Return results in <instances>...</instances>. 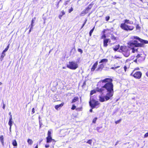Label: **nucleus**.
I'll return each instance as SVG.
<instances>
[{
    "mask_svg": "<svg viewBox=\"0 0 148 148\" xmlns=\"http://www.w3.org/2000/svg\"><path fill=\"white\" fill-rule=\"evenodd\" d=\"M90 112H92V109H90Z\"/></svg>",
    "mask_w": 148,
    "mask_h": 148,
    "instance_id": "obj_57",
    "label": "nucleus"
},
{
    "mask_svg": "<svg viewBox=\"0 0 148 148\" xmlns=\"http://www.w3.org/2000/svg\"><path fill=\"white\" fill-rule=\"evenodd\" d=\"M123 68L124 69V70L125 71V72H126L127 69V66L126 65H125L124 66Z\"/></svg>",
    "mask_w": 148,
    "mask_h": 148,
    "instance_id": "obj_42",
    "label": "nucleus"
},
{
    "mask_svg": "<svg viewBox=\"0 0 148 148\" xmlns=\"http://www.w3.org/2000/svg\"><path fill=\"white\" fill-rule=\"evenodd\" d=\"M87 20L86 19H85V20L84 22V23H83V24H84V25H85V24H86V22H87Z\"/></svg>",
    "mask_w": 148,
    "mask_h": 148,
    "instance_id": "obj_49",
    "label": "nucleus"
},
{
    "mask_svg": "<svg viewBox=\"0 0 148 148\" xmlns=\"http://www.w3.org/2000/svg\"><path fill=\"white\" fill-rule=\"evenodd\" d=\"M109 77L99 81L97 84L99 87L96 88L95 90H92L90 92L91 95L96 93V92L101 93V95H103V92L106 91L107 93L105 95H101L99 97V101L101 102L111 99L114 95V86L112 83L113 80L111 77Z\"/></svg>",
    "mask_w": 148,
    "mask_h": 148,
    "instance_id": "obj_1",
    "label": "nucleus"
},
{
    "mask_svg": "<svg viewBox=\"0 0 148 148\" xmlns=\"http://www.w3.org/2000/svg\"><path fill=\"white\" fill-rule=\"evenodd\" d=\"M119 140L117 141L116 142V144H115V145H116L117 144H118L119 143Z\"/></svg>",
    "mask_w": 148,
    "mask_h": 148,
    "instance_id": "obj_51",
    "label": "nucleus"
},
{
    "mask_svg": "<svg viewBox=\"0 0 148 148\" xmlns=\"http://www.w3.org/2000/svg\"><path fill=\"white\" fill-rule=\"evenodd\" d=\"M142 72L139 71L136 72L132 71V73L130 74L131 76L133 77L136 79H140L142 77Z\"/></svg>",
    "mask_w": 148,
    "mask_h": 148,
    "instance_id": "obj_6",
    "label": "nucleus"
},
{
    "mask_svg": "<svg viewBox=\"0 0 148 148\" xmlns=\"http://www.w3.org/2000/svg\"><path fill=\"white\" fill-rule=\"evenodd\" d=\"M95 26H94L90 31L89 35L90 36H91L92 34L95 29Z\"/></svg>",
    "mask_w": 148,
    "mask_h": 148,
    "instance_id": "obj_22",
    "label": "nucleus"
},
{
    "mask_svg": "<svg viewBox=\"0 0 148 148\" xmlns=\"http://www.w3.org/2000/svg\"><path fill=\"white\" fill-rule=\"evenodd\" d=\"M108 61V60L107 59L105 58L101 59L99 62V63H102L99 64L98 65L97 68L96 70V71H101L104 68L106 63Z\"/></svg>",
    "mask_w": 148,
    "mask_h": 148,
    "instance_id": "obj_5",
    "label": "nucleus"
},
{
    "mask_svg": "<svg viewBox=\"0 0 148 148\" xmlns=\"http://www.w3.org/2000/svg\"><path fill=\"white\" fill-rule=\"evenodd\" d=\"M33 26H31L30 29H33Z\"/></svg>",
    "mask_w": 148,
    "mask_h": 148,
    "instance_id": "obj_60",
    "label": "nucleus"
},
{
    "mask_svg": "<svg viewBox=\"0 0 148 148\" xmlns=\"http://www.w3.org/2000/svg\"><path fill=\"white\" fill-rule=\"evenodd\" d=\"M59 2H60V1H59L57 3V8H58L59 7Z\"/></svg>",
    "mask_w": 148,
    "mask_h": 148,
    "instance_id": "obj_52",
    "label": "nucleus"
},
{
    "mask_svg": "<svg viewBox=\"0 0 148 148\" xmlns=\"http://www.w3.org/2000/svg\"><path fill=\"white\" fill-rule=\"evenodd\" d=\"M73 8L71 7V8L68 10V12L69 13H71L72 11H73Z\"/></svg>",
    "mask_w": 148,
    "mask_h": 148,
    "instance_id": "obj_35",
    "label": "nucleus"
},
{
    "mask_svg": "<svg viewBox=\"0 0 148 148\" xmlns=\"http://www.w3.org/2000/svg\"><path fill=\"white\" fill-rule=\"evenodd\" d=\"M77 51L78 52H80L81 54L83 53V51L81 49H78Z\"/></svg>",
    "mask_w": 148,
    "mask_h": 148,
    "instance_id": "obj_40",
    "label": "nucleus"
},
{
    "mask_svg": "<svg viewBox=\"0 0 148 148\" xmlns=\"http://www.w3.org/2000/svg\"><path fill=\"white\" fill-rule=\"evenodd\" d=\"M9 44L8 46H7V47L5 48L4 50L3 51V52H5L6 51H7L8 49L9 48Z\"/></svg>",
    "mask_w": 148,
    "mask_h": 148,
    "instance_id": "obj_28",
    "label": "nucleus"
},
{
    "mask_svg": "<svg viewBox=\"0 0 148 148\" xmlns=\"http://www.w3.org/2000/svg\"><path fill=\"white\" fill-rule=\"evenodd\" d=\"M32 29H30V30H29V33H30V32H31V30Z\"/></svg>",
    "mask_w": 148,
    "mask_h": 148,
    "instance_id": "obj_62",
    "label": "nucleus"
},
{
    "mask_svg": "<svg viewBox=\"0 0 148 148\" xmlns=\"http://www.w3.org/2000/svg\"><path fill=\"white\" fill-rule=\"evenodd\" d=\"M106 36L105 34H103L102 36L101 37V39H106Z\"/></svg>",
    "mask_w": 148,
    "mask_h": 148,
    "instance_id": "obj_25",
    "label": "nucleus"
},
{
    "mask_svg": "<svg viewBox=\"0 0 148 148\" xmlns=\"http://www.w3.org/2000/svg\"><path fill=\"white\" fill-rule=\"evenodd\" d=\"M97 119V117H96L94 118L93 119L92 123H95L96 122V120Z\"/></svg>",
    "mask_w": 148,
    "mask_h": 148,
    "instance_id": "obj_29",
    "label": "nucleus"
},
{
    "mask_svg": "<svg viewBox=\"0 0 148 148\" xmlns=\"http://www.w3.org/2000/svg\"><path fill=\"white\" fill-rule=\"evenodd\" d=\"M102 127H97L96 128V130H97L99 132V130L101 128H102Z\"/></svg>",
    "mask_w": 148,
    "mask_h": 148,
    "instance_id": "obj_39",
    "label": "nucleus"
},
{
    "mask_svg": "<svg viewBox=\"0 0 148 148\" xmlns=\"http://www.w3.org/2000/svg\"><path fill=\"white\" fill-rule=\"evenodd\" d=\"M12 145L15 147H16L17 145V144L16 141L15 140H13L12 142Z\"/></svg>",
    "mask_w": 148,
    "mask_h": 148,
    "instance_id": "obj_19",
    "label": "nucleus"
},
{
    "mask_svg": "<svg viewBox=\"0 0 148 148\" xmlns=\"http://www.w3.org/2000/svg\"><path fill=\"white\" fill-rule=\"evenodd\" d=\"M92 8V5L91 4H90L81 12L80 15L82 16H84L86 14H87Z\"/></svg>",
    "mask_w": 148,
    "mask_h": 148,
    "instance_id": "obj_9",
    "label": "nucleus"
},
{
    "mask_svg": "<svg viewBox=\"0 0 148 148\" xmlns=\"http://www.w3.org/2000/svg\"><path fill=\"white\" fill-rule=\"evenodd\" d=\"M32 112L34 113L35 112V111H34V108H32Z\"/></svg>",
    "mask_w": 148,
    "mask_h": 148,
    "instance_id": "obj_48",
    "label": "nucleus"
},
{
    "mask_svg": "<svg viewBox=\"0 0 148 148\" xmlns=\"http://www.w3.org/2000/svg\"><path fill=\"white\" fill-rule=\"evenodd\" d=\"M138 60V62L141 63L145 59V57L144 54H138L136 57Z\"/></svg>",
    "mask_w": 148,
    "mask_h": 148,
    "instance_id": "obj_11",
    "label": "nucleus"
},
{
    "mask_svg": "<svg viewBox=\"0 0 148 148\" xmlns=\"http://www.w3.org/2000/svg\"><path fill=\"white\" fill-rule=\"evenodd\" d=\"M76 108V106L74 105H73L72 106L71 109L72 110H74Z\"/></svg>",
    "mask_w": 148,
    "mask_h": 148,
    "instance_id": "obj_41",
    "label": "nucleus"
},
{
    "mask_svg": "<svg viewBox=\"0 0 148 148\" xmlns=\"http://www.w3.org/2000/svg\"><path fill=\"white\" fill-rule=\"evenodd\" d=\"M134 62H136V63H137V62H138V59L137 58H136V59L134 60Z\"/></svg>",
    "mask_w": 148,
    "mask_h": 148,
    "instance_id": "obj_45",
    "label": "nucleus"
},
{
    "mask_svg": "<svg viewBox=\"0 0 148 148\" xmlns=\"http://www.w3.org/2000/svg\"><path fill=\"white\" fill-rule=\"evenodd\" d=\"M2 84V83L1 82H0V85Z\"/></svg>",
    "mask_w": 148,
    "mask_h": 148,
    "instance_id": "obj_63",
    "label": "nucleus"
},
{
    "mask_svg": "<svg viewBox=\"0 0 148 148\" xmlns=\"http://www.w3.org/2000/svg\"><path fill=\"white\" fill-rule=\"evenodd\" d=\"M110 42L111 40L109 38L104 39L103 40V46L104 47H106L108 45V43Z\"/></svg>",
    "mask_w": 148,
    "mask_h": 148,
    "instance_id": "obj_12",
    "label": "nucleus"
},
{
    "mask_svg": "<svg viewBox=\"0 0 148 148\" xmlns=\"http://www.w3.org/2000/svg\"><path fill=\"white\" fill-rule=\"evenodd\" d=\"M110 18V17L109 16H106L105 17L106 21H108V20H109Z\"/></svg>",
    "mask_w": 148,
    "mask_h": 148,
    "instance_id": "obj_38",
    "label": "nucleus"
},
{
    "mask_svg": "<svg viewBox=\"0 0 148 148\" xmlns=\"http://www.w3.org/2000/svg\"><path fill=\"white\" fill-rule=\"evenodd\" d=\"M120 67V66H117L115 67H112L111 68V69H115L118 68Z\"/></svg>",
    "mask_w": 148,
    "mask_h": 148,
    "instance_id": "obj_43",
    "label": "nucleus"
},
{
    "mask_svg": "<svg viewBox=\"0 0 148 148\" xmlns=\"http://www.w3.org/2000/svg\"><path fill=\"white\" fill-rule=\"evenodd\" d=\"M140 69V68L139 67H137L135 68L134 70H133L132 71H134L135 72L137 71H138Z\"/></svg>",
    "mask_w": 148,
    "mask_h": 148,
    "instance_id": "obj_26",
    "label": "nucleus"
},
{
    "mask_svg": "<svg viewBox=\"0 0 148 148\" xmlns=\"http://www.w3.org/2000/svg\"><path fill=\"white\" fill-rule=\"evenodd\" d=\"M52 142L55 143L56 141L55 140L52 138L51 136V132L50 131H48L47 133V143H50Z\"/></svg>",
    "mask_w": 148,
    "mask_h": 148,
    "instance_id": "obj_10",
    "label": "nucleus"
},
{
    "mask_svg": "<svg viewBox=\"0 0 148 148\" xmlns=\"http://www.w3.org/2000/svg\"><path fill=\"white\" fill-rule=\"evenodd\" d=\"M67 66L70 69L75 70L78 67V65L75 62L71 61L69 62V64Z\"/></svg>",
    "mask_w": 148,
    "mask_h": 148,
    "instance_id": "obj_8",
    "label": "nucleus"
},
{
    "mask_svg": "<svg viewBox=\"0 0 148 148\" xmlns=\"http://www.w3.org/2000/svg\"><path fill=\"white\" fill-rule=\"evenodd\" d=\"M0 138L1 141V142L3 144V136H1L0 137Z\"/></svg>",
    "mask_w": 148,
    "mask_h": 148,
    "instance_id": "obj_34",
    "label": "nucleus"
},
{
    "mask_svg": "<svg viewBox=\"0 0 148 148\" xmlns=\"http://www.w3.org/2000/svg\"><path fill=\"white\" fill-rule=\"evenodd\" d=\"M5 52H3V51L1 56V58H2V59H1V60H2V59L3 58V57H4V56H5V54L4 53Z\"/></svg>",
    "mask_w": 148,
    "mask_h": 148,
    "instance_id": "obj_32",
    "label": "nucleus"
},
{
    "mask_svg": "<svg viewBox=\"0 0 148 148\" xmlns=\"http://www.w3.org/2000/svg\"><path fill=\"white\" fill-rule=\"evenodd\" d=\"M86 80H85L84 82L83 83V84H82V87L83 88L84 87V86H85V85H86Z\"/></svg>",
    "mask_w": 148,
    "mask_h": 148,
    "instance_id": "obj_31",
    "label": "nucleus"
},
{
    "mask_svg": "<svg viewBox=\"0 0 148 148\" xmlns=\"http://www.w3.org/2000/svg\"><path fill=\"white\" fill-rule=\"evenodd\" d=\"M84 142L86 143H88L90 145H91L92 143V140L89 139L88 140L87 142L85 141Z\"/></svg>",
    "mask_w": 148,
    "mask_h": 148,
    "instance_id": "obj_20",
    "label": "nucleus"
},
{
    "mask_svg": "<svg viewBox=\"0 0 148 148\" xmlns=\"http://www.w3.org/2000/svg\"><path fill=\"white\" fill-rule=\"evenodd\" d=\"M124 23H125V24H130V21L128 19H125L124 20Z\"/></svg>",
    "mask_w": 148,
    "mask_h": 148,
    "instance_id": "obj_21",
    "label": "nucleus"
},
{
    "mask_svg": "<svg viewBox=\"0 0 148 148\" xmlns=\"http://www.w3.org/2000/svg\"><path fill=\"white\" fill-rule=\"evenodd\" d=\"M12 115H11V117H10L9 120L8 122V124L10 126H12Z\"/></svg>",
    "mask_w": 148,
    "mask_h": 148,
    "instance_id": "obj_18",
    "label": "nucleus"
},
{
    "mask_svg": "<svg viewBox=\"0 0 148 148\" xmlns=\"http://www.w3.org/2000/svg\"><path fill=\"white\" fill-rule=\"evenodd\" d=\"M111 39L113 40H116V37L113 35H112L111 37Z\"/></svg>",
    "mask_w": 148,
    "mask_h": 148,
    "instance_id": "obj_23",
    "label": "nucleus"
},
{
    "mask_svg": "<svg viewBox=\"0 0 148 148\" xmlns=\"http://www.w3.org/2000/svg\"><path fill=\"white\" fill-rule=\"evenodd\" d=\"M98 64V61H96L95 63L93 64L92 67L91 68V71H94L97 67Z\"/></svg>",
    "mask_w": 148,
    "mask_h": 148,
    "instance_id": "obj_13",
    "label": "nucleus"
},
{
    "mask_svg": "<svg viewBox=\"0 0 148 148\" xmlns=\"http://www.w3.org/2000/svg\"><path fill=\"white\" fill-rule=\"evenodd\" d=\"M145 75L147 77H148V71L146 72Z\"/></svg>",
    "mask_w": 148,
    "mask_h": 148,
    "instance_id": "obj_50",
    "label": "nucleus"
},
{
    "mask_svg": "<svg viewBox=\"0 0 148 148\" xmlns=\"http://www.w3.org/2000/svg\"><path fill=\"white\" fill-rule=\"evenodd\" d=\"M136 29L137 30H140V27L139 26V25L137 24L136 25Z\"/></svg>",
    "mask_w": 148,
    "mask_h": 148,
    "instance_id": "obj_33",
    "label": "nucleus"
},
{
    "mask_svg": "<svg viewBox=\"0 0 148 148\" xmlns=\"http://www.w3.org/2000/svg\"><path fill=\"white\" fill-rule=\"evenodd\" d=\"M27 142L29 144H30V145H31L32 144L33 141L32 140L30 139H29L27 140Z\"/></svg>",
    "mask_w": 148,
    "mask_h": 148,
    "instance_id": "obj_24",
    "label": "nucleus"
},
{
    "mask_svg": "<svg viewBox=\"0 0 148 148\" xmlns=\"http://www.w3.org/2000/svg\"><path fill=\"white\" fill-rule=\"evenodd\" d=\"M3 108L4 109H5V105L4 104H3Z\"/></svg>",
    "mask_w": 148,
    "mask_h": 148,
    "instance_id": "obj_55",
    "label": "nucleus"
},
{
    "mask_svg": "<svg viewBox=\"0 0 148 148\" xmlns=\"http://www.w3.org/2000/svg\"><path fill=\"white\" fill-rule=\"evenodd\" d=\"M35 148H38V145H37Z\"/></svg>",
    "mask_w": 148,
    "mask_h": 148,
    "instance_id": "obj_59",
    "label": "nucleus"
},
{
    "mask_svg": "<svg viewBox=\"0 0 148 148\" xmlns=\"http://www.w3.org/2000/svg\"><path fill=\"white\" fill-rule=\"evenodd\" d=\"M65 14V12L64 10L61 11V14L59 15L58 17L60 19H61L62 16Z\"/></svg>",
    "mask_w": 148,
    "mask_h": 148,
    "instance_id": "obj_15",
    "label": "nucleus"
},
{
    "mask_svg": "<svg viewBox=\"0 0 148 148\" xmlns=\"http://www.w3.org/2000/svg\"><path fill=\"white\" fill-rule=\"evenodd\" d=\"M114 59H117V58H118V59H121L122 58L120 56H118L116 55H115L114 56Z\"/></svg>",
    "mask_w": 148,
    "mask_h": 148,
    "instance_id": "obj_36",
    "label": "nucleus"
},
{
    "mask_svg": "<svg viewBox=\"0 0 148 148\" xmlns=\"http://www.w3.org/2000/svg\"><path fill=\"white\" fill-rule=\"evenodd\" d=\"M11 127L12 126H10V131H11Z\"/></svg>",
    "mask_w": 148,
    "mask_h": 148,
    "instance_id": "obj_61",
    "label": "nucleus"
},
{
    "mask_svg": "<svg viewBox=\"0 0 148 148\" xmlns=\"http://www.w3.org/2000/svg\"><path fill=\"white\" fill-rule=\"evenodd\" d=\"M134 39L138 40L140 43H138L137 40H134L132 42H130V47H143L145 44H148V41L143 40L137 36L134 37Z\"/></svg>",
    "mask_w": 148,
    "mask_h": 148,
    "instance_id": "obj_2",
    "label": "nucleus"
},
{
    "mask_svg": "<svg viewBox=\"0 0 148 148\" xmlns=\"http://www.w3.org/2000/svg\"><path fill=\"white\" fill-rule=\"evenodd\" d=\"M64 104V102H62L60 104L56 105L55 108L56 110H58L59 108H60L61 107L63 106Z\"/></svg>",
    "mask_w": 148,
    "mask_h": 148,
    "instance_id": "obj_14",
    "label": "nucleus"
},
{
    "mask_svg": "<svg viewBox=\"0 0 148 148\" xmlns=\"http://www.w3.org/2000/svg\"><path fill=\"white\" fill-rule=\"evenodd\" d=\"M132 52L133 53H135L136 51H137V49H135L134 47L132 48Z\"/></svg>",
    "mask_w": 148,
    "mask_h": 148,
    "instance_id": "obj_30",
    "label": "nucleus"
},
{
    "mask_svg": "<svg viewBox=\"0 0 148 148\" xmlns=\"http://www.w3.org/2000/svg\"><path fill=\"white\" fill-rule=\"evenodd\" d=\"M116 2H113L112 3V4H113V5H115V4H116Z\"/></svg>",
    "mask_w": 148,
    "mask_h": 148,
    "instance_id": "obj_56",
    "label": "nucleus"
},
{
    "mask_svg": "<svg viewBox=\"0 0 148 148\" xmlns=\"http://www.w3.org/2000/svg\"><path fill=\"white\" fill-rule=\"evenodd\" d=\"M119 51L122 53L124 56L127 57L130 55V51L128 48L125 46H121L120 48Z\"/></svg>",
    "mask_w": 148,
    "mask_h": 148,
    "instance_id": "obj_3",
    "label": "nucleus"
},
{
    "mask_svg": "<svg viewBox=\"0 0 148 148\" xmlns=\"http://www.w3.org/2000/svg\"><path fill=\"white\" fill-rule=\"evenodd\" d=\"M47 147H49V146H48V145H47Z\"/></svg>",
    "mask_w": 148,
    "mask_h": 148,
    "instance_id": "obj_64",
    "label": "nucleus"
},
{
    "mask_svg": "<svg viewBox=\"0 0 148 148\" xmlns=\"http://www.w3.org/2000/svg\"><path fill=\"white\" fill-rule=\"evenodd\" d=\"M89 104L91 108L93 109L99 107L100 103L98 101H96L93 98L90 97Z\"/></svg>",
    "mask_w": 148,
    "mask_h": 148,
    "instance_id": "obj_4",
    "label": "nucleus"
},
{
    "mask_svg": "<svg viewBox=\"0 0 148 148\" xmlns=\"http://www.w3.org/2000/svg\"><path fill=\"white\" fill-rule=\"evenodd\" d=\"M148 136V132L146 133L144 135V138H146Z\"/></svg>",
    "mask_w": 148,
    "mask_h": 148,
    "instance_id": "obj_44",
    "label": "nucleus"
},
{
    "mask_svg": "<svg viewBox=\"0 0 148 148\" xmlns=\"http://www.w3.org/2000/svg\"><path fill=\"white\" fill-rule=\"evenodd\" d=\"M122 120V119H120L117 121H115V123L116 124H117L118 123H119Z\"/></svg>",
    "mask_w": 148,
    "mask_h": 148,
    "instance_id": "obj_37",
    "label": "nucleus"
},
{
    "mask_svg": "<svg viewBox=\"0 0 148 148\" xmlns=\"http://www.w3.org/2000/svg\"><path fill=\"white\" fill-rule=\"evenodd\" d=\"M106 29H104L102 31V33H103V34H105V33L106 32Z\"/></svg>",
    "mask_w": 148,
    "mask_h": 148,
    "instance_id": "obj_47",
    "label": "nucleus"
},
{
    "mask_svg": "<svg viewBox=\"0 0 148 148\" xmlns=\"http://www.w3.org/2000/svg\"><path fill=\"white\" fill-rule=\"evenodd\" d=\"M79 100V98L77 97H74L73 99L72 100L71 103H73L76 102L77 101H78Z\"/></svg>",
    "mask_w": 148,
    "mask_h": 148,
    "instance_id": "obj_17",
    "label": "nucleus"
},
{
    "mask_svg": "<svg viewBox=\"0 0 148 148\" xmlns=\"http://www.w3.org/2000/svg\"><path fill=\"white\" fill-rule=\"evenodd\" d=\"M34 26V25H33V23H31V25H30L29 27H30V26L33 27Z\"/></svg>",
    "mask_w": 148,
    "mask_h": 148,
    "instance_id": "obj_54",
    "label": "nucleus"
},
{
    "mask_svg": "<svg viewBox=\"0 0 148 148\" xmlns=\"http://www.w3.org/2000/svg\"><path fill=\"white\" fill-rule=\"evenodd\" d=\"M120 47L119 45H115L114 46V47H113L112 48L113 49V50L116 51H117L118 49H120Z\"/></svg>",
    "mask_w": 148,
    "mask_h": 148,
    "instance_id": "obj_16",
    "label": "nucleus"
},
{
    "mask_svg": "<svg viewBox=\"0 0 148 148\" xmlns=\"http://www.w3.org/2000/svg\"><path fill=\"white\" fill-rule=\"evenodd\" d=\"M120 27L122 29L126 31H132L134 29V27L133 26H130L125 24V23H121Z\"/></svg>",
    "mask_w": 148,
    "mask_h": 148,
    "instance_id": "obj_7",
    "label": "nucleus"
},
{
    "mask_svg": "<svg viewBox=\"0 0 148 148\" xmlns=\"http://www.w3.org/2000/svg\"><path fill=\"white\" fill-rule=\"evenodd\" d=\"M84 24H83L81 27V29H82L84 27Z\"/></svg>",
    "mask_w": 148,
    "mask_h": 148,
    "instance_id": "obj_58",
    "label": "nucleus"
},
{
    "mask_svg": "<svg viewBox=\"0 0 148 148\" xmlns=\"http://www.w3.org/2000/svg\"><path fill=\"white\" fill-rule=\"evenodd\" d=\"M42 18L44 20V23H45V20L46 18V15L45 14H44L43 15Z\"/></svg>",
    "mask_w": 148,
    "mask_h": 148,
    "instance_id": "obj_27",
    "label": "nucleus"
},
{
    "mask_svg": "<svg viewBox=\"0 0 148 148\" xmlns=\"http://www.w3.org/2000/svg\"><path fill=\"white\" fill-rule=\"evenodd\" d=\"M69 1H67L65 2L64 5H66L68 4V2H69Z\"/></svg>",
    "mask_w": 148,
    "mask_h": 148,
    "instance_id": "obj_46",
    "label": "nucleus"
},
{
    "mask_svg": "<svg viewBox=\"0 0 148 148\" xmlns=\"http://www.w3.org/2000/svg\"><path fill=\"white\" fill-rule=\"evenodd\" d=\"M34 23V20L32 19L31 21V23Z\"/></svg>",
    "mask_w": 148,
    "mask_h": 148,
    "instance_id": "obj_53",
    "label": "nucleus"
}]
</instances>
